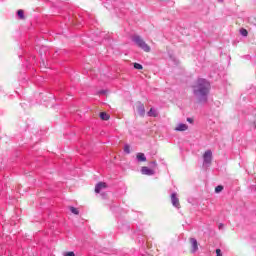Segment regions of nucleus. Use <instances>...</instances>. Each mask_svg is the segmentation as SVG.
<instances>
[{
    "instance_id": "24",
    "label": "nucleus",
    "mask_w": 256,
    "mask_h": 256,
    "mask_svg": "<svg viewBox=\"0 0 256 256\" xmlns=\"http://www.w3.org/2000/svg\"><path fill=\"white\" fill-rule=\"evenodd\" d=\"M221 227H223V224H220V225H219V229H221Z\"/></svg>"
},
{
    "instance_id": "13",
    "label": "nucleus",
    "mask_w": 256,
    "mask_h": 256,
    "mask_svg": "<svg viewBox=\"0 0 256 256\" xmlns=\"http://www.w3.org/2000/svg\"><path fill=\"white\" fill-rule=\"evenodd\" d=\"M240 34L242 35V37H247V35H249V32H247V29L242 28L240 29Z\"/></svg>"
},
{
    "instance_id": "7",
    "label": "nucleus",
    "mask_w": 256,
    "mask_h": 256,
    "mask_svg": "<svg viewBox=\"0 0 256 256\" xmlns=\"http://www.w3.org/2000/svg\"><path fill=\"white\" fill-rule=\"evenodd\" d=\"M141 173H142V175H149V176H151V175H153L155 173V170L150 169L147 166H143L141 168Z\"/></svg>"
},
{
    "instance_id": "6",
    "label": "nucleus",
    "mask_w": 256,
    "mask_h": 256,
    "mask_svg": "<svg viewBox=\"0 0 256 256\" xmlns=\"http://www.w3.org/2000/svg\"><path fill=\"white\" fill-rule=\"evenodd\" d=\"M103 189H107V183L99 182L95 186V193H101V191H103Z\"/></svg>"
},
{
    "instance_id": "9",
    "label": "nucleus",
    "mask_w": 256,
    "mask_h": 256,
    "mask_svg": "<svg viewBox=\"0 0 256 256\" xmlns=\"http://www.w3.org/2000/svg\"><path fill=\"white\" fill-rule=\"evenodd\" d=\"M187 129H189V126L187 124L179 123L174 128V131H187Z\"/></svg>"
},
{
    "instance_id": "4",
    "label": "nucleus",
    "mask_w": 256,
    "mask_h": 256,
    "mask_svg": "<svg viewBox=\"0 0 256 256\" xmlns=\"http://www.w3.org/2000/svg\"><path fill=\"white\" fill-rule=\"evenodd\" d=\"M136 110L138 112V115H140V117H145V105H143V103L137 102Z\"/></svg>"
},
{
    "instance_id": "2",
    "label": "nucleus",
    "mask_w": 256,
    "mask_h": 256,
    "mask_svg": "<svg viewBox=\"0 0 256 256\" xmlns=\"http://www.w3.org/2000/svg\"><path fill=\"white\" fill-rule=\"evenodd\" d=\"M132 41L135 42V44L140 47V49H142V51H145V53H149L151 52V47L147 44V42L145 40H143V38H141L140 36H134L132 38Z\"/></svg>"
},
{
    "instance_id": "8",
    "label": "nucleus",
    "mask_w": 256,
    "mask_h": 256,
    "mask_svg": "<svg viewBox=\"0 0 256 256\" xmlns=\"http://www.w3.org/2000/svg\"><path fill=\"white\" fill-rule=\"evenodd\" d=\"M190 243L192 245V253H196V251L199 249V245L197 243V239L190 238Z\"/></svg>"
},
{
    "instance_id": "12",
    "label": "nucleus",
    "mask_w": 256,
    "mask_h": 256,
    "mask_svg": "<svg viewBox=\"0 0 256 256\" xmlns=\"http://www.w3.org/2000/svg\"><path fill=\"white\" fill-rule=\"evenodd\" d=\"M100 118L102 119V121H109V114H107L106 112H101Z\"/></svg>"
},
{
    "instance_id": "5",
    "label": "nucleus",
    "mask_w": 256,
    "mask_h": 256,
    "mask_svg": "<svg viewBox=\"0 0 256 256\" xmlns=\"http://www.w3.org/2000/svg\"><path fill=\"white\" fill-rule=\"evenodd\" d=\"M171 202L174 207L179 209L181 207V204L179 203V198H177V193H172L171 195Z\"/></svg>"
},
{
    "instance_id": "11",
    "label": "nucleus",
    "mask_w": 256,
    "mask_h": 256,
    "mask_svg": "<svg viewBox=\"0 0 256 256\" xmlns=\"http://www.w3.org/2000/svg\"><path fill=\"white\" fill-rule=\"evenodd\" d=\"M136 159L140 162L147 161V157H145V154L141 152L136 155Z\"/></svg>"
},
{
    "instance_id": "20",
    "label": "nucleus",
    "mask_w": 256,
    "mask_h": 256,
    "mask_svg": "<svg viewBox=\"0 0 256 256\" xmlns=\"http://www.w3.org/2000/svg\"><path fill=\"white\" fill-rule=\"evenodd\" d=\"M65 256H75V253H74V252H67V253L65 254Z\"/></svg>"
},
{
    "instance_id": "10",
    "label": "nucleus",
    "mask_w": 256,
    "mask_h": 256,
    "mask_svg": "<svg viewBox=\"0 0 256 256\" xmlns=\"http://www.w3.org/2000/svg\"><path fill=\"white\" fill-rule=\"evenodd\" d=\"M148 117H158L159 116V112L157 111V109L155 108H151L148 112H147Z\"/></svg>"
},
{
    "instance_id": "15",
    "label": "nucleus",
    "mask_w": 256,
    "mask_h": 256,
    "mask_svg": "<svg viewBox=\"0 0 256 256\" xmlns=\"http://www.w3.org/2000/svg\"><path fill=\"white\" fill-rule=\"evenodd\" d=\"M70 211L71 213H73L74 215H79V210L75 207H70Z\"/></svg>"
},
{
    "instance_id": "23",
    "label": "nucleus",
    "mask_w": 256,
    "mask_h": 256,
    "mask_svg": "<svg viewBox=\"0 0 256 256\" xmlns=\"http://www.w3.org/2000/svg\"><path fill=\"white\" fill-rule=\"evenodd\" d=\"M223 1H225V0H218L219 3H223Z\"/></svg>"
},
{
    "instance_id": "1",
    "label": "nucleus",
    "mask_w": 256,
    "mask_h": 256,
    "mask_svg": "<svg viewBox=\"0 0 256 256\" xmlns=\"http://www.w3.org/2000/svg\"><path fill=\"white\" fill-rule=\"evenodd\" d=\"M192 91L198 103H207L211 84L206 79L199 78L192 85Z\"/></svg>"
},
{
    "instance_id": "17",
    "label": "nucleus",
    "mask_w": 256,
    "mask_h": 256,
    "mask_svg": "<svg viewBox=\"0 0 256 256\" xmlns=\"http://www.w3.org/2000/svg\"><path fill=\"white\" fill-rule=\"evenodd\" d=\"M134 69L141 70V69H143V65H141L139 63H134Z\"/></svg>"
},
{
    "instance_id": "21",
    "label": "nucleus",
    "mask_w": 256,
    "mask_h": 256,
    "mask_svg": "<svg viewBox=\"0 0 256 256\" xmlns=\"http://www.w3.org/2000/svg\"><path fill=\"white\" fill-rule=\"evenodd\" d=\"M151 165H153V167H157V162L153 161V162H151Z\"/></svg>"
},
{
    "instance_id": "22",
    "label": "nucleus",
    "mask_w": 256,
    "mask_h": 256,
    "mask_svg": "<svg viewBox=\"0 0 256 256\" xmlns=\"http://www.w3.org/2000/svg\"><path fill=\"white\" fill-rule=\"evenodd\" d=\"M188 123H193V119L192 118H187Z\"/></svg>"
},
{
    "instance_id": "16",
    "label": "nucleus",
    "mask_w": 256,
    "mask_h": 256,
    "mask_svg": "<svg viewBox=\"0 0 256 256\" xmlns=\"http://www.w3.org/2000/svg\"><path fill=\"white\" fill-rule=\"evenodd\" d=\"M18 17H20V19H25V15H24V12L23 10H18Z\"/></svg>"
},
{
    "instance_id": "3",
    "label": "nucleus",
    "mask_w": 256,
    "mask_h": 256,
    "mask_svg": "<svg viewBox=\"0 0 256 256\" xmlns=\"http://www.w3.org/2000/svg\"><path fill=\"white\" fill-rule=\"evenodd\" d=\"M203 159L204 165H211V161L213 159V152H211V150H207L203 155Z\"/></svg>"
},
{
    "instance_id": "14",
    "label": "nucleus",
    "mask_w": 256,
    "mask_h": 256,
    "mask_svg": "<svg viewBox=\"0 0 256 256\" xmlns=\"http://www.w3.org/2000/svg\"><path fill=\"white\" fill-rule=\"evenodd\" d=\"M124 152L127 153L129 155V153H131V147L129 146V144H126L124 146Z\"/></svg>"
},
{
    "instance_id": "19",
    "label": "nucleus",
    "mask_w": 256,
    "mask_h": 256,
    "mask_svg": "<svg viewBox=\"0 0 256 256\" xmlns=\"http://www.w3.org/2000/svg\"><path fill=\"white\" fill-rule=\"evenodd\" d=\"M216 256H223L221 249H216Z\"/></svg>"
},
{
    "instance_id": "18",
    "label": "nucleus",
    "mask_w": 256,
    "mask_h": 256,
    "mask_svg": "<svg viewBox=\"0 0 256 256\" xmlns=\"http://www.w3.org/2000/svg\"><path fill=\"white\" fill-rule=\"evenodd\" d=\"M221 191H223V186L220 185L215 188V193H221Z\"/></svg>"
}]
</instances>
